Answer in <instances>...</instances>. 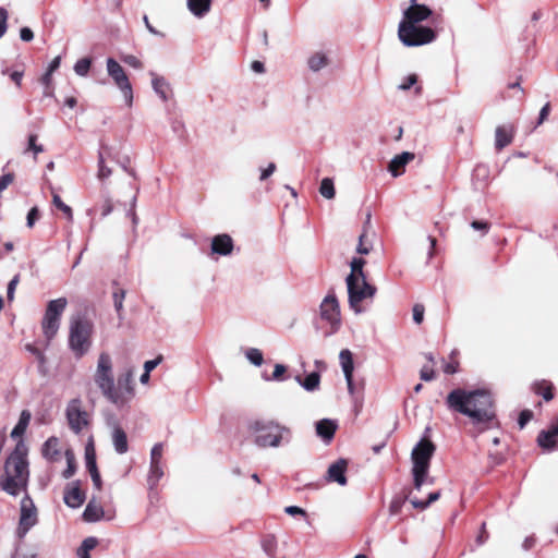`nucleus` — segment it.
<instances>
[{
  "label": "nucleus",
  "mask_w": 558,
  "mask_h": 558,
  "mask_svg": "<svg viewBox=\"0 0 558 558\" xmlns=\"http://www.w3.org/2000/svg\"><path fill=\"white\" fill-rule=\"evenodd\" d=\"M39 217V211L37 209V207H33L28 214H27V218H26V225L28 228H32L34 227L35 222L37 221Z\"/></svg>",
  "instance_id": "nucleus-53"
},
{
  "label": "nucleus",
  "mask_w": 558,
  "mask_h": 558,
  "mask_svg": "<svg viewBox=\"0 0 558 558\" xmlns=\"http://www.w3.org/2000/svg\"><path fill=\"white\" fill-rule=\"evenodd\" d=\"M64 502L71 508H78L85 500L84 493L80 489L77 483H73L64 493Z\"/></svg>",
  "instance_id": "nucleus-24"
},
{
  "label": "nucleus",
  "mask_w": 558,
  "mask_h": 558,
  "mask_svg": "<svg viewBox=\"0 0 558 558\" xmlns=\"http://www.w3.org/2000/svg\"><path fill=\"white\" fill-rule=\"evenodd\" d=\"M398 38L405 47H418L435 40V32L421 23L401 22L398 26Z\"/></svg>",
  "instance_id": "nucleus-8"
},
{
  "label": "nucleus",
  "mask_w": 558,
  "mask_h": 558,
  "mask_svg": "<svg viewBox=\"0 0 558 558\" xmlns=\"http://www.w3.org/2000/svg\"><path fill=\"white\" fill-rule=\"evenodd\" d=\"M32 414L28 410H23L20 414V418L17 424L14 426V428L11 432V437L16 439H22V436L25 434L27 426L31 422Z\"/></svg>",
  "instance_id": "nucleus-31"
},
{
  "label": "nucleus",
  "mask_w": 558,
  "mask_h": 558,
  "mask_svg": "<svg viewBox=\"0 0 558 558\" xmlns=\"http://www.w3.org/2000/svg\"><path fill=\"white\" fill-rule=\"evenodd\" d=\"M339 359H340L342 372L345 377L348 391L351 396H353L355 386L353 384L354 364H353V357H352L351 351H340Z\"/></svg>",
  "instance_id": "nucleus-16"
},
{
  "label": "nucleus",
  "mask_w": 558,
  "mask_h": 558,
  "mask_svg": "<svg viewBox=\"0 0 558 558\" xmlns=\"http://www.w3.org/2000/svg\"><path fill=\"white\" fill-rule=\"evenodd\" d=\"M234 244L229 234L222 233L211 239L210 253L219 256H229L232 254Z\"/></svg>",
  "instance_id": "nucleus-15"
},
{
  "label": "nucleus",
  "mask_w": 558,
  "mask_h": 558,
  "mask_svg": "<svg viewBox=\"0 0 558 558\" xmlns=\"http://www.w3.org/2000/svg\"><path fill=\"white\" fill-rule=\"evenodd\" d=\"M514 135L512 125H499L495 130V147L497 150L510 145Z\"/></svg>",
  "instance_id": "nucleus-20"
},
{
  "label": "nucleus",
  "mask_w": 558,
  "mask_h": 558,
  "mask_svg": "<svg viewBox=\"0 0 558 558\" xmlns=\"http://www.w3.org/2000/svg\"><path fill=\"white\" fill-rule=\"evenodd\" d=\"M440 497L439 492L430 493L428 495V499L426 501L417 500V499H411V504L414 508L424 510L426 509L432 502L436 501Z\"/></svg>",
  "instance_id": "nucleus-42"
},
{
  "label": "nucleus",
  "mask_w": 558,
  "mask_h": 558,
  "mask_svg": "<svg viewBox=\"0 0 558 558\" xmlns=\"http://www.w3.org/2000/svg\"><path fill=\"white\" fill-rule=\"evenodd\" d=\"M163 476L162 463H150L147 484L150 490L155 489Z\"/></svg>",
  "instance_id": "nucleus-33"
},
{
  "label": "nucleus",
  "mask_w": 558,
  "mask_h": 558,
  "mask_svg": "<svg viewBox=\"0 0 558 558\" xmlns=\"http://www.w3.org/2000/svg\"><path fill=\"white\" fill-rule=\"evenodd\" d=\"M535 393L541 395L545 401H550L554 398L553 385L548 381L535 383L533 386Z\"/></svg>",
  "instance_id": "nucleus-37"
},
{
  "label": "nucleus",
  "mask_w": 558,
  "mask_h": 558,
  "mask_svg": "<svg viewBox=\"0 0 558 558\" xmlns=\"http://www.w3.org/2000/svg\"><path fill=\"white\" fill-rule=\"evenodd\" d=\"M124 292L119 291L113 293L114 307L120 312L123 307Z\"/></svg>",
  "instance_id": "nucleus-58"
},
{
  "label": "nucleus",
  "mask_w": 558,
  "mask_h": 558,
  "mask_svg": "<svg viewBox=\"0 0 558 558\" xmlns=\"http://www.w3.org/2000/svg\"><path fill=\"white\" fill-rule=\"evenodd\" d=\"M7 20L8 13L4 9L0 8V38L4 35L7 31Z\"/></svg>",
  "instance_id": "nucleus-57"
},
{
  "label": "nucleus",
  "mask_w": 558,
  "mask_h": 558,
  "mask_svg": "<svg viewBox=\"0 0 558 558\" xmlns=\"http://www.w3.org/2000/svg\"><path fill=\"white\" fill-rule=\"evenodd\" d=\"M319 193L323 197L327 199H332L335 197L336 191L333 186V181L330 178H324L320 182Z\"/></svg>",
  "instance_id": "nucleus-39"
},
{
  "label": "nucleus",
  "mask_w": 558,
  "mask_h": 558,
  "mask_svg": "<svg viewBox=\"0 0 558 558\" xmlns=\"http://www.w3.org/2000/svg\"><path fill=\"white\" fill-rule=\"evenodd\" d=\"M446 403L450 410L468 416L472 424L482 428L496 416L492 393L486 389H453L447 396Z\"/></svg>",
  "instance_id": "nucleus-2"
},
{
  "label": "nucleus",
  "mask_w": 558,
  "mask_h": 558,
  "mask_svg": "<svg viewBox=\"0 0 558 558\" xmlns=\"http://www.w3.org/2000/svg\"><path fill=\"white\" fill-rule=\"evenodd\" d=\"M435 446L426 439H422L412 450V475L414 488L420 490L424 483H433L428 478L429 462L434 454Z\"/></svg>",
  "instance_id": "nucleus-5"
},
{
  "label": "nucleus",
  "mask_w": 558,
  "mask_h": 558,
  "mask_svg": "<svg viewBox=\"0 0 558 558\" xmlns=\"http://www.w3.org/2000/svg\"><path fill=\"white\" fill-rule=\"evenodd\" d=\"M107 73L113 81L114 85L122 93L123 99L128 107L133 105V88L132 84L121 64L113 58H108L106 61Z\"/></svg>",
  "instance_id": "nucleus-10"
},
{
  "label": "nucleus",
  "mask_w": 558,
  "mask_h": 558,
  "mask_svg": "<svg viewBox=\"0 0 558 558\" xmlns=\"http://www.w3.org/2000/svg\"><path fill=\"white\" fill-rule=\"evenodd\" d=\"M471 227L474 229V230H477V231H482L483 234L487 233L488 231V223L485 222V221H480V220H474L472 223H471Z\"/></svg>",
  "instance_id": "nucleus-61"
},
{
  "label": "nucleus",
  "mask_w": 558,
  "mask_h": 558,
  "mask_svg": "<svg viewBox=\"0 0 558 558\" xmlns=\"http://www.w3.org/2000/svg\"><path fill=\"white\" fill-rule=\"evenodd\" d=\"M348 462L344 459H339L332 463L327 471V478L329 482H336L341 486L347 484L345 471Z\"/></svg>",
  "instance_id": "nucleus-19"
},
{
  "label": "nucleus",
  "mask_w": 558,
  "mask_h": 558,
  "mask_svg": "<svg viewBox=\"0 0 558 558\" xmlns=\"http://www.w3.org/2000/svg\"><path fill=\"white\" fill-rule=\"evenodd\" d=\"M246 359L254 365L259 366L263 362V355L260 351H245Z\"/></svg>",
  "instance_id": "nucleus-47"
},
{
  "label": "nucleus",
  "mask_w": 558,
  "mask_h": 558,
  "mask_svg": "<svg viewBox=\"0 0 558 558\" xmlns=\"http://www.w3.org/2000/svg\"><path fill=\"white\" fill-rule=\"evenodd\" d=\"M329 59L325 52L317 51L307 59V66L313 72H318L326 68Z\"/></svg>",
  "instance_id": "nucleus-32"
},
{
  "label": "nucleus",
  "mask_w": 558,
  "mask_h": 558,
  "mask_svg": "<svg viewBox=\"0 0 558 558\" xmlns=\"http://www.w3.org/2000/svg\"><path fill=\"white\" fill-rule=\"evenodd\" d=\"M52 203H53V205L57 208L62 210L70 220L72 219V209H71V207L68 206L66 204H64L62 202L61 197L57 193L52 194Z\"/></svg>",
  "instance_id": "nucleus-43"
},
{
  "label": "nucleus",
  "mask_w": 558,
  "mask_h": 558,
  "mask_svg": "<svg viewBox=\"0 0 558 558\" xmlns=\"http://www.w3.org/2000/svg\"><path fill=\"white\" fill-rule=\"evenodd\" d=\"M64 457L66 460V469L63 471L62 475L64 478H70L74 475L76 471L75 456L71 449H66L64 452Z\"/></svg>",
  "instance_id": "nucleus-38"
},
{
  "label": "nucleus",
  "mask_w": 558,
  "mask_h": 558,
  "mask_svg": "<svg viewBox=\"0 0 558 558\" xmlns=\"http://www.w3.org/2000/svg\"><path fill=\"white\" fill-rule=\"evenodd\" d=\"M319 317L329 327L328 333L336 331L341 324L340 307L333 293H328L320 303Z\"/></svg>",
  "instance_id": "nucleus-12"
},
{
  "label": "nucleus",
  "mask_w": 558,
  "mask_h": 558,
  "mask_svg": "<svg viewBox=\"0 0 558 558\" xmlns=\"http://www.w3.org/2000/svg\"><path fill=\"white\" fill-rule=\"evenodd\" d=\"M254 442L262 448H277L291 439L289 427L275 421H256L251 425Z\"/></svg>",
  "instance_id": "nucleus-4"
},
{
  "label": "nucleus",
  "mask_w": 558,
  "mask_h": 558,
  "mask_svg": "<svg viewBox=\"0 0 558 558\" xmlns=\"http://www.w3.org/2000/svg\"><path fill=\"white\" fill-rule=\"evenodd\" d=\"M95 333L94 322L84 314L77 313L69 319L70 349H87L93 344Z\"/></svg>",
  "instance_id": "nucleus-6"
},
{
  "label": "nucleus",
  "mask_w": 558,
  "mask_h": 558,
  "mask_svg": "<svg viewBox=\"0 0 558 558\" xmlns=\"http://www.w3.org/2000/svg\"><path fill=\"white\" fill-rule=\"evenodd\" d=\"M533 417V413L530 410H523L518 420L520 428H523Z\"/></svg>",
  "instance_id": "nucleus-52"
},
{
  "label": "nucleus",
  "mask_w": 558,
  "mask_h": 558,
  "mask_svg": "<svg viewBox=\"0 0 558 558\" xmlns=\"http://www.w3.org/2000/svg\"><path fill=\"white\" fill-rule=\"evenodd\" d=\"M104 514H105L104 508L99 504H97L94 499H92L87 504V506L83 512V519L86 522H97L104 518Z\"/></svg>",
  "instance_id": "nucleus-28"
},
{
  "label": "nucleus",
  "mask_w": 558,
  "mask_h": 558,
  "mask_svg": "<svg viewBox=\"0 0 558 558\" xmlns=\"http://www.w3.org/2000/svg\"><path fill=\"white\" fill-rule=\"evenodd\" d=\"M123 62H125L128 65L134 68V69H142L143 68V63L142 61L133 56V54H126L122 58Z\"/></svg>",
  "instance_id": "nucleus-49"
},
{
  "label": "nucleus",
  "mask_w": 558,
  "mask_h": 558,
  "mask_svg": "<svg viewBox=\"0 0 558 558\" xmlns=\"http://www.w3.org/2000/svg\"><path fill=\"white\" fill-rule=\"evenodd\" d=\"M364 265H365V259H363L362 257H354L350 263L351 271L348 276H354V277L365 276L364 270H363Z\"/></svg>",
  "instance_id": "nucleus-40"
},
{
  "label": "nucleus",
  "mask_w": 558,
  "mask_h": 558,
  "mask_svg": "<svg viewBox=\"0 0 558 558\" xmlns=\"http://www.w3.org/2000/svg\"><path fill=\"white\" fill-rule=\"evenodd\" d=\"M315 426L317 436L327 444L332 440L338 427L337 422L329 418L318 421Z\"/></svg>",
  "instance_id": "nucleus-23"
},
{
  "label": "nucleus",
  "mask_w": 558,
  "mask_h": 558,
  "mask_svg": "<svg viewBox=\"0 0 558 558\" xmlns=\"http://www.w3.org/2000/svg\"><path fill=\"white\" fill-rule=\"evenodd\" d=\"M436 364L445 374L451 375L458 372L459 360L457 351H451L447 359L436 355Z\"/></svg>",
  "instance_id": "nucleus-25"
},
{
  "label": "nucleus",
  "mask_w": 558,
  "mask_h": 558,
  "mask_svg": "<svg viewBox=\"0 0 558 558\" xmlns=\"http://www.w3.org/2000/svg\"><path fill=\"white\" fill-rule=\"evenodd\" d=\"M162 361V356L159 355L154 360L146 361L144 363V372L151 373L153 369H155Z\"/></svg>",
  "instance_id": "nucleus-55"
},
{
  "label": "nucleus",
  "mask_w": 558,
  "mask_h": 558,
  "mask_svg": "<svg viewBox=\"0 0 558 558\" xmlns=\"http://www.w3.org/2000/svg\"><path fill=\"white\" fill-rule=\"evenodd\" d=\"M151 76V87L154 92L160 97L162 101H168L171 97V87L170 84L166 81L165 77L156 74L155 72H150Z\"/></svg>",
  "instance_id": "nucleus-22"
},
{
  "label": "nucleus",
  "mask_w": 558,
  "mask_h": 558,
  "mask_svg": "<svg viewBox=\"0 0 558 558\" xmlns=\"http://www.w3.org/2000/svg\"><path fill=\"white\" fill-rule=\"evenodd\" d=\"M417 80H418V77L416 74H414V73L409 74L398 85V89L405 92V90H409L411 87H414V94L416 96H420L422 94L423 88L421 85H417Z\"/></svg>",
  "instance_id": "nucleus-34"
},
{
  "label": "nucleus",
  "mask_w": 558,
  "mask_h": 558,
  "mask_svg": "<svg viewBox=\"0 0 558 558\" xmlns=\"http://www.w3.org/2000/svg\"><path fill=\"white\" fill-rule=\"evenodd\" d=\"M189 11L196 17H204L211 8V0H186Z\"/></svg>",
  "instance_id": "nucleus-27"
},
{
  "label": "nucleus",
  "mask_w": 558,
  "mask_h": 558,
  "mask_svg": "<svg viewBox=\"0 0 558 558\" xmlns=\"http://www.w3.org/2000/svg\"><path fill=\"white\" fill-rule=\"evenodd\" d=\"M38 522V512L33 499L25 494L20 505V519L16 529V534L23 538L28 531L34 527Z\"/></svg>",
  "instance_id": "nucleus-11"
},
{
  "label": "nucleus",
  "mask_w": 558,
  "mask_h": 558,
  "mask_svg": "<svg viewBox=\"0 0 558 558\" xmlns=\"http://www.w3.org/2000/svg\"><path fill=\"white\" fill-rule=\"evenodd\" d=\"M286 372V366L282 364H276L272 373V379H281L282 374Z\"/></svg>",
  "instance_id": "nucleus-64"
},
{
  "label": "nucleus",
  "mask_w": 558,
  "mask_h": 558,
  "mask_svg": "<svg viewBox=\"0 0 558 558\" xmlns=\"http://www.w3.org/2000/svg\"><path fill=\"white\" fill-rule=\"evenodd\" d=\"M349 305L356 313L363 312L362 302L372 300L376 293V288L369 284L366 276H348L345 279Z\"/></svg>",
  "instance_id": "nucleus-7"
},
{
  "label": "nucleus",
  "mask_w": 558,
  "mask_h": 558,
  "mask_svg": "<svg viewBox=\"0 0 558 558\" xmlns=\"http://www.w3.org/2000/svg\"><path fill=\"white\" fill-rule=\"evenodd\" d=\"M27 454L28 447L23 439H20L5 460L4 473L0 477V488L11 496L27 494L29 481Z\"/></svg>",
  "instance_id": "nucleus-3"
},
{
  "label": "nucleus",
  "mask_w": 558,
  "mask_h": 558,
  "mask_svg": "<svg viewBox=\"0 0 558 558\" xmlns=\"http://www.w3.org/2000/svg\"><path fill=\"white\" fill-rule=\"evenodd\" d=\"M284 511H286V513H288L290 515H296V514L305 515V511L298 506H288V507H286Z\"/></svg>",
  "instance_id": "nucleus-63"
},
{
  "label": "nucleus",
  "mask_w": 558,
  "mask_h": 558,
  "mask_svg": "<svg viewBox=\"0 0 558 558\" xmlns=\"http://www.w3.org/2000/svg\"><path fill=\"white\" fill-rule=\"evenodd\" d=\"M107 157H110V149L108 146L101 145V147L98 151V171H97V178L100 181H105L112 174L111 168L107 167L105 163Z\"/></svg>",
  "instance_id": "nucleus-26"
},
{
  "label": "nucleus",
  "mask_w": 558,
  "mask_h": 558,
  "mask_svg": "<svg viewBox=\"0 0 558 558\" xmlns=\"http://www.w3.org/2000/svg\"><path fill=\"white\" fill-rule=\"evenodd\" d=\"M20 281V276L19 275H15L9 282L8 284V290H7V295H8V299L10 301H12L14 299V292H15V289H16V286Z\"/></svg>",
  "instance_id": "nucleus-50"
},
{
  "label": "nucleus",
  "mask_w": 558,
  "mask_h": 558,
  "mask_svg": "<svg viewBox=\"0 0 558 558\" xmlns=\"http://www.w3.org/2000/svg\"><path fill=\"white\" fill-rule=\"evenodd\" d=\"M134 375V367L128 366L114 380L113 362L109 354L101 353L98 359L94 380L102 396L110 403L117 408H123L135 397Z\"/></svg>",
  "instance_id": "nucleus-1"
},
{
  "label": "nucleus",
  "mask_w": 558,
  "mask_h": 558,
  "mask_svg": "<svg viewBox=\"0 0 558 558\" xmlns=\"http://www.w3.org/2000/svg\"><path fill=\"white\" fill-rule=\"evenodd\" d=\"M427 359L429 363L425 364L420 372L421 379L425 381H429L435 378V367L437 366L435 354L429 353Z\"/></svg>",
  "instance_id": "nucleus-35"
},
{
  "label": "nucleus",
  "mask_w": 558,
  "mask_h": 558,
  "mask_svg": "<svg viewBox=\"0 0 558 558\" xmlns=\"http://www.w3.org/2000/svg\"><path fill=\"white\" fill-rule=\"evenodd\" d=\"M92 60L89 58H82L74 64V72L78 76H86L89 72Z\"/></svg>",
  "instance_id": "nucleus-41"
},
{
  "label": "nucleus",
  "mask_w": 558,
  "mask_h": 558,
  "mask_svg": "<svg viewBox=\"0 0 558 558\" xmlns=\"http://www.w3.org/2000/svg\"><path fill=\"white\" fill-rule=\"evenodd\" d=\"M66 306L68 300L65 298H59L48 302L41 319L43 335L48 341L57 336Z\"/></svg>",
  "instance_id": "nucleus-9"
},
{
  "label": "nucleus",
  "mask_w": 558,
  "mask_h": 558,
  "mask_svg": "<svg viewBox=\"0 0 558 558\" xmlns=\"http://www.w3.org/2000/svg\"><path fill=\"white\" fill-rule=\"evenodd\" d=\"M365 239V233H362L359 238V245L356 247V252L362 255L368 254L372 248V245L369 243H366Z\"/></svg>",
  "instance_id": "nucleus-46"
},
{
  "label": "nucleus",
  "mask_w": 558,
  "mask_h": 558,
  "mask_svg": "<svg viewBox=\"0 0 558 558\" xmlns=\"http://www.w3.org/2000/svg\"><path fill=\"white\" fill-rule=\"evenodd\" d=\"M411 4L403 11L401 22L418 24L427 20L432 15V10L418 4L416 0H410Z\"/></svg>",
  "instance_id": "nucleus-14"
},
{
  "label": "nucleus",
  "mask_w": 558,
  "mask_h": 558,
  "mask_svg": "<svg viewBox=\"0 0 558 558\" xmlns=\"http://www.w3.org/2000/svg\"><path fill=\"white\" fill-rule=\"evenodd\" d=\"M424 318V306L421 304H415L413 307V320L416 324H421Z\"/></svg>",
  "instance_id": "nucleus-54"
},
{
  "label": "nucleus",
  "mask_w": 558,
  "mask_h": 558,
  "mask_svg": "<svg viewBox=\"0 0 558 558\" xmlns=\"http://www.w3.org/2000/svg\"><path fill=\"white\" fill-rule=\"evenodd\" d=\"M277 166L274 162L268 163L266 168L260 169L259 180L265 181L276 171Z\"/></svg>",
  "instance_id": "nucleus-51"
},
{
  "label": "nucleus",
  "mask_w": 558,
  "mask_h": 558,
  "mask_svg": "<svg viewBox=\"0 0 558 558\" xmlns=\"http://www.w3.org/2000/svg\"><path fill=\"white\" fill-rule=\"evenodd\" d=\"M296 380L300 383V385L307 391H314L318 388L320 376L318 373L313 372L308 374L304 380H301V378L298 376Z\"/></svg>",
  "instance_id": "nucleus-36"
},
{
  "label": "nucleus",
  "mask_w": 558,
  "mask_h": 558,
  "mask_svg": "<svg viewBox=\"0 0 558 558\" xmlns=\"http://www.w3.org/2000/svg\"><path fill=\"white\" fill-rule=\"evenodd\" d=\"M65 415L70 428L75 433H81L88 425V413L85 411L82 400L72 399L66 404Z\"/></svg>",
  "instance_id": "nucleus-13"
},
{
  "label": "nucleus",
  "mask_w": 558,
  "mask_h": 558,
  "mask_svg": "<svg viewBox=\"0 0 558 558\" xmlns=\"http://www.w3.org/2000/svg\"><path fill=\"white\" fill-rule=\"evenodd\" d=\"M98 544V541L96 537H87L83 541L82 545L78 549H81L84 553H89L92 549H94Z\"/></svg>",
  "instance_id": "nucleus-48"
},
{
  "label": "nucleus",
  "mask_w": 558,
  "mask_h": 558,
  "mask_svg": "<svg viewBox=\"0 0 558 558\" xmlns=\"http://www.w3.org/2000/svg\"><path fill=\"white\" fill-rule=\"evenodd\" d=\"M549 112H550V104L547 102L542 107V109L539 111V116H538V120H537V124H536L537 126L545 122V120L548 118Z\"/></svg>",
  "instance_id": "nucleus-56"
},
{
  "label": "nucleus",
  "mask_w": 558,
  "mask_h": 558,
  "mask_svg": "<svg viewBox=\"0 0 558 558\" xmlns=\"http://www.w3.org/2000/svg\"><path fill=\"white\" fill-rule=\"evenodd\" d=\"M162 444H156L150 451V463H162Z\"/></svg>",
  "instance_id": "nucleus-45"
},
{
  "label": "nucleus",
  "mask_w": 558,
  "mask_h": 558,
  "mask_svg": "<svg viewBox=\"0 0 558 558\" xmlns=\"http://www.w3.org/2000/svg\"><path fill=\"white\" fill-rule=\"evenodd\" d=\"M112 444H113L114 450L119 454L125 453L129 449L126 434L119 426L114 427L112 430Z\"/></svg>",
  "instance_id": "nucleus-30"
},
{
  "label": "nucleus",
  "mask_w": 558,
  "mask_h": 558,
  "mask_svg": "<svg viewBox=\"0 0 558 558\" xmlns=\"http://www.w3.org/2000/svg\"><path fill=\"white\" fill-rule=\"evenodd\" d=\"M557 438H558V417L551 422V425L548 430H542L538 434L537 442L542 448H544L546 450H554L558 447Z\"/></svg>",
  "instance_id": "nucleus-17"
},
{
  "label": "nucleus",
  "mask_w": 558,
  "mask_h": 558,
  "mask_svg": "<svg viewBox=\"0 0 558 558\" xmlns=\"http://www.w3.org/2000/svg\"><path fill=\"white\" fill-rule=\"evenodd\" d=\"M101 209H102V211H101L102 217H106V216H108V215H110L112 213L113 205H112L111 199L109 197H107L105 199Z\"/></svg>",
  "instance_id": "nucleus-62"
},
{
  "label": "nucleus",
  "mask_w": 558,
  "mask_h": 558,
  "mask_svg": "<svg viewBox=\"0 0 558 558\" xmlns=\"http://www.w3.org/2000/svg\"><path fill=\"white\" fill-rule=\"evenodd\" d=\"M36 140H37V136L36 135H31L28 137V149L33 150L35 154H39L41 153L44 149H43V146L41 145H37L36 144Z\"/></svg>",
  "instance_id": "nucleus-59"
},
{
  "label": "nucleus",
  "mask_w": 558,
  "mask_h": 558,
  "mask_svg": "<svg viewBox=\"0 0 558 558\" xmlns=\"http://www.w3.org/2000/svg\"><path fill=\"white\" fill-rule=\"evenodd\" d=\"M43 457L49 462H57L60 460V440L57 437L48 438L41 448Z\"/></svg>",
  "instance_id": "nucleus-21"
},
{
  "label": "nucleus",
  "mask_w": 558,
  "mask_h": 558,
  "mask_svg": "<svg viewBox=\"0 0 558 558\" xmlns=\"http://www.w3.org/2000/svg\"><path fill=\"white\" fill-rule=\"evenodd\" d=\"M86 468L90 474L92 481L97 489L101 488V478L96 465L94 451L86 449Z\"/></svg>",
  "instance_id": "nucleus-29"
},
{
  "label": "nucleus",
  "mask_w": 558,
  "mask_h": 558,
  "mask_svg": "<svg viewBox=\"0 0 558 558\" xmlns=\"http://www.w3.org/2000/svg\"><path fill=\"white\" fill-rule=\"evenodd\" d=\"M405 497H395L389 505V514L397 515L400 513L403 504L405 502Z\"/></svg>",
  "instance_id": "nucleus-44"
},
{
  "label": "nucleus",
  "mask_w": 558,
  "mask_h": 558,
  "mask_svg": "<svg viewBox=\"0 0 558 558\" xmlns=\"http://www.w3.org/2000/svg\"><path fill=\"white\" fill-rule=\"evenodd\" d=\"M415 158V155L410 151H403L396 155L388 165V171L393 178H398L405 171V166Z\"/></svg>",
  "instance_id": "nucleus-18"
},
{
  "label": "nucleus",
  "mask_w": 558,
  "mask_h": 558,
  "mask_svg": "<svg viewBox=\"0 0 558 558\" xmlns=\"http://www.w3.org/2000/svg\"><path fill=\"white\" fill-rule=\"evenodd\" d=\"M20 38L23 41H31L34 38V33L29 27H22L20 31Z\"/></svg>",
  "instance_id": "nucleus-60"
}]
</instances>
